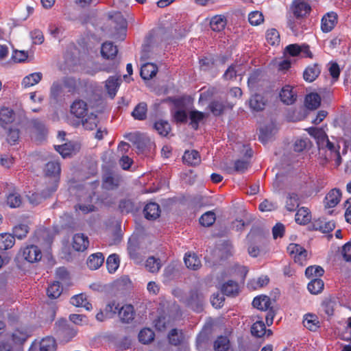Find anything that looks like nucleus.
Instances as JSON below:
<instances>
[{"label":"nucleus","mask_w":351,"mask_h":351,"mask_svg":"<svg viewBox=\"0 0 351 351\" xmlns=\"http://www.w3.org/2000/svg\"><path fill=\"white\" fill-rule=\"evenodd\" d=\"M311 136H313L317 142L319 154L325 153L323 163L330 160H335V165L338 167L341 163V158L339 153V145L330 142L327 134L322 128H310L308 130Z\"/></svg>","instance_id":"obj_1"},{"label":"nucleus","mask_w":351,"mask_h":351,"mask_svg":"<svg viewBox=\"0 0 351 351\" xmlns=\"http://www.w3.org/2000/svg\"><path fill=\"white\" fill-rule=\"evenodd\" d=\"M109 18L111 25H113L114 31L112 37L116 40H123L126 37L128 23L123 14L119 12H110Z\"/></svg>","instance_id":"obj_2"},{"label":"nucleus","mask_w":351,"mask_h":351,"mask_svg":"<svg viewBox=\"0 0 351 351\" xmlns=\"http://www.w3.org/2000/svg\"><path fill=\"white\" fill-rule=\"evenodd\" d=\"M247 239L250 241L248 246V254L252 257H257L260 253V249L255 245L254 243H263L265 240V231L261 227L253 226L247 236Z\"/></svg>","instance_id":"obj_3"},{"label":"nucleus","mask_w":351,"mask_h":351,"mask_svg":"<svg viewBox=\"0 0 351 351\" xmlns=\"http://www.w3.org/2000/svg\"><path fill=\"white\" fill-rule=\"evenodd\" d=\"M285 56L298 57L301 58H313V55L310 50V47L306 44H290L285 47L284 49Z\"/></svg>","instance_id":"obj_4"},{"label":"nucleus","mask_w":351,"mask_h":351,"mask_svg":"<svg viewBox=\"0 0 351 351\" xmlns=\"http://www.w3.org/2000/svg\"><path fill=\"white\" fill-rule=\"evenodd\" d=\"M55 330L58 337L66 342L69 341L77 333L76 330L64 319L56 322Z\"/></svg>","instance_id":"obj_5"},{"label":"nucleus","mask_w":351,"mask_h":351,"mask_svg":"<svg viewBox=\"0 0 351 351\" xmlns=\"http://www.w3.org/2000/svg\"><path fill=\"white\" fill-rule=\"evenodd\" d=\"M45 173L46 176L53 179V182L50 188L49 192L47 195L56 191L58 186V182L60 175V165L58 161H51L46 164L45 167Z\"/></svg>","instance_id":"obj_6"},{"label":"nucleus","mask_w":351,"mask_h":351,"mask_svg":"<svg viewBox=\"0 0 351 351\" xmlns=\"http://www.w3.org/2000/svg\"><path fill=\"white\" fill-rule=\"evenodd\" d=\"M298 224L308 226L309 230H319L323 233H328L335 228L334 221H296Z\"/></svg>","instance_id":"obj_7"},{"label":"nucleus","mask_w":351,"mask_h":351,"mask_svg":"<svg viewBox=\"0 0 351 351\" xmlns=\"http://www.w3.org/2000/svg\"><path fill=\"white\" fill-rule=\"evenodd\" d=\"M287 252L293 256L295 263L302 266L307 259V251L299 244L290 243L287 246Z\"/></svg>","instance_id":"obj_8"},{"label":"nucleus","mask_w":351,"mask_h":351,"mask_svg":"<svg viewBox=\"0 0 351 351\" xmlns=\"http://www.w3.org/2000/svg\"><path fill=\"white\" fill-rule=\"evenodd\" d=\"M291 10L297 19L306 16L311 10L309 0H293Z\"/></svg>","instance_id":"obj_9"},{"label":"nucleus","mask_w":351,"mask_h":351,"mask_svg":"<svg viewBox=\"0 0 351 351\" xmlns=\"http://www.w3.org/2000/svg\"><path fill=\"white\" fill-rule=\"evenodd\" d=\"M22 257L27 262L34 263L42 258L40 249L35 245H29L21 249Z\"/></svg>","instance_id":"obj_10"},{"label":"nucleus","mask_w":351,"mask_h":351,"mask_svg":"<svg viewBox=\"0 0 351 351\" xmlns=\"http://www.w3.org/2000/svg\"><path fill=\"white\" fill-rule=\"evenodd\" d=\"M204 295L197 289L191 290L189 296L186 300L187 305L194 311L200 312L202 311Z\"/></svg>","instance_id":"obj_11"},{"label":"nucleus","mask_w":351,"mask_h":351,"mask_svg":"<svg viewBox=\"0 0 351 351\" xmlns=\"http://www.w3.org/2000/svg\"><path fill=\"white\" fill-rule=\"evenodd\" d=\"M93 193H89L82 199L80 198L79 203L75 206V212L79 215H84L95 210V206L92 204Z\"/></svg>","instance_id":"obj_12"},{"label":"nucleus","mask_w":351,"mask_h":351,"mask_svg":"<svg viewBox=\"0 0 351 351\" xmlns=\"http://www.w3.org/2000/svg\"><path fill=\"white\" fill-rule=\"evenodd\" d=\"M341 191L340 189L335 188L331 189L325 196L324 204L326 209L335 208L341 201Z\"/></svg>","instance_id":"obj_13"},{"label":"nucleus","mask_w":351,"mask_h":351,"mask_svg":"<svg viewBox=\"0 0 351 351\" xmlns=\"http://www.w3.org/2000/svg\"><path fill=\"white\" fill-rule=\"evenodd\" d=\"M71 113L78 119L85 117L87 115V104L82 99L75 100L71 105Z\"/></svg>","instance_id":"obj_14"},{"label":"nucleus","mask_w":351,"mask_h":351,"mask_svg":"<svg viewBox=\"0 0 351 351\" xmlns=\"http://www.w3.org/2000/svg\"><path fill=\"white\" fill-rule=\"evenodd\" d=\"M118 316L121 322L125 324L131 323L135 316L134 306L132 304H124L121 306Z\"/></svg>","instance_id":"obj_15"},{"label":"nucleus","mask_w":351,"mask_h":351,"mask_svg":"<svg viewBox=\"0 0 351 351\" xmlns=\"http://www.w3.org/2000/svg\"><path fill=\"white\" fill-rule=\"evenodd\" d=\"M89 245V241L87 236L82 233H76L73 237V247L75 251L84 252Z\"/></svg>","instance_id":"obj_16"},{"label":"nucleus","mask_w":351,"mask_h":351,"mask_svg":"<svg viewBox=\"0 0 351 351\" xmlns=\"http://www.w3.org/2000/svg\"><path fill=\"white\" fill-rule=\"evenodd\" d=\"M337 22V15L335 12H329L322 19L321 28L324 32H330Z\"/></svg>","instance_id":"obj_17"},{"label":"nucleus","mask_w":351,"mask_h":351,"mask_svg":"<svg viewBox=\"0 0 351 351\" xmlns=\"http://www.w3.org/2000/svg\"><path fill=\"white\" fill-rule=\"evenodd\" d=\"M233 246L229 240L223 241L218 247L215 250L217 252L219 260H226L232 256Z\"/></svg>","instance_id":"obj_18"},{"label":"nucleus","mask_w":351,"mask_h":351,"mask_svg":"<svg viewBox=\"0 0 351 351\" xmlns=\"http://www.w3.org/2000/svg\"><path fill=\"white\" fill-rule=\"evenodd\" d=\"M245 71L241 64H232L225 71L223 77L226 80H233L237 76L243 75Z\"/></svg>","instance_id":"obj_19"},{"label":"nucleus","mask_w":351,"mask_h":351,"mask_svg":"<svg viewBox=\"0 0 351 351\" xmlns=\"http://www.w3.org/2000/svg\"><path fill=\"white\" fill-rule=\"evenodd\" d=\"M29 231V226L27 221H21L12 228V235L18 239H23L27 237Z\"/></svg>","instance_id":"obj_20"},{"label":"nucleus","mask_w":351,"mask_h":351,"mask_svg":"<svg viewBox=\"0 0 351 351\" xmlns=\"http://www.w3.org/2000/svg\"><path fill=\"white\" fill-rule=\"evenodd\" d=\"M280 97L284 104L290 105L296 100V94L293 92V87L287 85L282 87L280 93Z\"/></svg>","instance_id":"obj_21"},{"label":"nucleus","mask_w":351,"mask_h":351,"mask_svg":"<svg viewBox=\"0 0 351 351\" xmlns=\"http://www.w3.org/2000/svg\"><path fill=\"white\" fill-rule=\"evenodd\" d=\"M221 290L223 295L234 297L239 293V287L236 281L230 280L222 285Z\"/></svg>","instance_id":"obj_22"},{"label":"nucleus","mask_w":351,"mask_h":351,"mask_svg":"<svg viewBox=\"0 0 351 351\" xmlns=\"http://www.w3.org/2000/svg\"><path fill=\"white\" fill-rule=\"evenodd\" d=\"M252 305L260 311H267L271 306V299L267 295H260L254 298Z\"/></svg>","instance_id":"obj_23"},{"label":"nucleus","mask_w":351,"mask_h":351,"mask_svg":"<svg viewBox=\"0 0 351 351\" xmlns=\"http://www.w3.org/2000/svg\"><path fill=\"white\" fill-rule=\"evenodd\" d=\"M146 219H157L160 213V206L155 202H149L143 210Z\"/></svg>","instance_id":"obj_24"},{"label":"nucleus","mask_w":351,"mask_h":351,"mask_svg":"<svg viewBox=\"0 0 351 351\" xmlns=\"http://www.w3.org/2000/svg\"><path fill=\"white\" fill-rule=\"evenodd\" d=\"M321 72L320 66L317 64H313L306 68L304 71V80L308 82H313Z\"/></svg>","instance_id":"obj_25"},{"label":"nucleus","mask_w":351,"mask_h":351,"mask_svg":"<svg viewBox=\"0 0 351 351\" xmlns=\"http://www.w3.org/2000/svg\"><path fill=\"white\" fill-rule=\"evenodd\" d=\"M104 262V256L101 252H97L90 255L87 259V266L92 270L99 268Z\"/></svg>","instance_id":"obj_26"},{"label":"nucleus","mask_w":351,"mask_h":351,"mask_svg":"<svg viewBox=\"0 0 351 351\" xmlns=\"http://www.w3.org/2000/svg\"><path fill=\"white\" fill-rule=\"evenodd\" d=\"M184 261L186 267L190 269L197 270L202 266L201 261L195 253H186Z\"/></svg>","instance_id":"obj_27"},{"label":"nucleus","mask_w":351,"mask_h":351,"mask_svg":"<svg viewBox=\"0 0 351 351\" xmlns=\"http://www.w3.org/2000/svg\"><path fill=\"white\" fill-rule=\"evenodd\" d=\"M158 72V67L153 63H145L141 69V76L143 80H147L154 77Z\"/></svg>","instance_id":"obj_28"},{"label":"nucleus","mask_w":351,"mask_h":351,"mask_svg":"<svg viewBox=\"0 0 351 351\" xmlns=\"http://www.w3.org/2000/svg\"><path fill=\"white\" fill-rule=\"evenodd\" d=\"M80 120L83 127L89 130L96 128L99 122L97 115L93 112L88 113L85 117L81 118Z\"/></svg>","instance_id":"obj_29"},{"label":"nucleus","mask_w":351,"mask_h":351,"mask_svg":"<svg viewBox=\"0 0 351 351\" xmlns=\"http://www.w3.org/2000/svg\"><path fill=\"white\" fill-rule=\"evenodd\" d=\"M118 52L117 48L112 42L104 43L101 48V53L106 59H113Z\"/></svg>","instance_id":"obj_30"},{"label":"nucleus","mask_w":351,"mask_h":351,"mask_svg":"<svg viewBox=\"0 0 351 351\" xmlns=\"http://www.w3.org/2000/svg\"><path fill=\"white\" fill-rule=\"evenodd\" d=\"M14 120V111L6 107L0 109V125L5 128V125L11 123Z\"/></svg>","instance_id":"obj_31"},{"label":"nucleus","mask_w":351,"mask_h":351,"mask_svg":"<svg viewBox=\"0 0 351 351\" xmlns=\"http://www.w3.org/2000/svg\"><path fill=\"white\" fill-rule=\"evenodd\" d=\"M249 104L252 110L261 111L265 108L266 101L261 95L255 94L250 98Z\"/></svg>","instance_id":"obj_32"},{"label":"nucleus","mask_w":351,"mask_h":351,"mask_svg":"<svg viewBox=\"0 0 351 351\" xmlns=\"http://www.w3.org/2000/svg\"><path fill=\"white\" fill-rule=\"evenodd\" d=\"M182 158L185 163L191 166H196L201 161L200 156L196 150L186 151Z\"/></svg>","instance_id":"obj_33"},{"label":"nucleus","mask_w":351,"mask_h":351,"mask_svg":"<svg viewBox=\"0 0 351 351\" xmlns=\"http://www.w3.org/2000/svg\"><path fill=\"white\" fill-rule=\"evenodd\" d=\"M15 243V239L12 234H0V250L5 251L12 248Z\"/></svg>","instance_id":"obj_34"},{"label":"nucleus","mask_w":351,"mask_h":351,"mask_svg":"<svg viewBox=\"0 0 351 351\" xmlns=\"http://www.w3.org/2000/svg\"><path fill=\"white\" fill-rule=\"evenodd\" d=\"M106 230L115 239H121V223L120 221H108V223H106Z\"/></svg>","instance_id":"obj_35"},{"label":"nucleus","mask_w":351,"mask_h":351,"mask_svg":"<svg viewBox=\"0 0 351 351\" xmlns=\"http://www.w3.org/2000/svg\"><path fill=\"white\" fill-rule=\"evenodd\" d=\"M320 104L321 97L317 93H311L305 97V106L308 109L315 110L319 106Z\"/></svg>","instance_id":"obj_36"},{"label":"nucleus","mask_w":351,"mask_h":351,"mask_svg":"<svg viewBox=\"0 0 351 351\" xmlns=\"http://www.w3.org/2000/svg\"><path fill=\"white\" fill-rule=\"evenodd\" d=\"M210 25L213 31L221 32L226 25V19L223 15H216L211 19Z\"/></svg>","instance_id":"obj_37"},{"label":"nucleus","mask_w":351,"mask_h":351,"mask_svg":"<svg viewBox=\"0 0 351 351\" xmlns=\"http://www.w3.org/2000/svg\"><path fill=\"white\" fill-rule=\"evenodd\" d=\"M304 326L311 331H315L319 327L317 317L313 314H306L303 320Z\"/></svg>","instance_id":"obj_38"},{"label":"nucleus","mask_w":351,"mask_h":351,"mask_svg":"<svg viewBox=\"0 0 351 351\" xmlns=\"http://www.w3.org/2000/svg\"><path fill=\"white\" fill-rule=\"evenodd\" d=\"M55 149L62 158H65L75 153V146L73 143L69 142L62 145H56Z\"/></svg>","instance_id":"obj_39"},{"label":"nucleus","mask_w":351,"mask_h":351,"mask_svg":"<svg viewBox=\"0 0 351 351\" xmlns=\"http://www.w3.org/2000/svg\"><path fill=\"white\" fill-rule=\"evenodd\" d=\"M324 283L320 278H313L308 282L307 289L312 294L317 295L322 291L324 289Z\"/></svg>","instance_id":"obj_40"},{"label":"nucleus","mask_w":351,"mask_h":351,"mask_svg":"<svg viewBox=\"0 0 351 351\" xmlns=\"http://www.w3.org/2000/svg\"><path fill=\"white\" fill-rule=\"evenodd\" d=\"M62 293V287L59 281H54L47 289V295L51 299L58 298Z\"/></svg>","instance_id":"obj_41"},{"label":"nucleus","mask_w":351,"mask_h":351,"mask_svg":"<svg viewBox=\"0 0 351 351\" xmlns=\"http://www.w3.org/2000/svg\"><path fill=\"white\" fill-rule=\"evenodd\" d=\"M228 106L227 103L222 100H214L209 104V109L215 116L220 115Z\"/></svg>","instance_id":"obj_42"},{"label":"nucleus","mask_w":351,"mask_h":351,"mask_svg":"<svg viewBox=\"0 0 351 351\" xmlns=\"http://www.w3.org/2000/svg\"><path fill=\"white\" fill-rule=\"evenodd\" d=\"M121 307L120 304L116 300L110 301L104 308L106 316L108 317V318H111L118 315Z\"/></svg>","instance_id":"obj_43"},{"label":"nucleus","mask_w":351,"mask_h":351,"mask_svg":"<svg viewBox=\"0 0 351 351\" xmlns=\"http://www.w3.org/2000/svg\"><path fill=\"white\" fill-rule=\"evenodd\" d=\"M42 76L43 75L40 72L31 73L23 78L22 85L25 88L32 86L41 80Z\"/></svg>","instance_id":"obj_44"},{"label":"nucleus","mask_w":351,"mask_h":351,"mask_svg":"<svg viewBox=\"0 0 351 351\" xmlns=\"http://www.w3.org/2000/svg\"><path fill=\"white\" fill-rule=\"evenodd\" d=\"M147 107L145 102L139 103L132 112V117L137 120H144L147 117Z\"/></svg>","instance_id":"obj_45"},{"label":"nucleus","mask_w":351,"mask_h":351,"mask_svg":"<svg viewBox=\"0 0 351 351\" xmlns=\"http://www.w3.org/2000/svg\"><path fill=\"white\" fill-rule=\"evenodd\" d=\"M215 351H228L230 348L229 339L226 336H219L214 342Z\"/></svg>","instance_id":"obj_46"},{"label":"nucleus","mask_w":351,"mask_h":351,"mask_svg":"<svg viewBox=\"0 0 351 351\" xmlns=\"http://www.w3.org/2000/svg\"><path fill=\"white\" fill-rule=\"evenodd\" d=\"M251 333L256 337H263L266 333V326L263 321L254 322L251 327Z\"/></svg>","instance_id":"obj_47"},{"label":"nucleus","mask_w":351,"mask_h":351,"mask_svg":"<svg viewBox=\"0 0 351 351\" xmlns=\"http://www.w3.org/2000/svg\"><path fill=\"white\" fill-rule=\"evenodd\" d=\"M56 342L53 337H47L43 338L40 343V351H56Z\"/></svg>","instance_id":"obj_48"},{"label":"nucleus","mask_w":351,"mask_h":351,"mask_svg":"<svg viewBox=\"0 0 351 351\" xmlns=\"http://www.w3.org/2000/svg\"><path fill=\"white\" fill-rule=\"evenodd\" d=\"M119 86V79L114 77H110L106 82V88L109 95L113 98Z\"/></svg>","instance_id":"obj_49"},{"label":"nucleus","mask_w":351,"mask_h":351,"mask_svg":"<svg viewBox=\"0 0 351 351\" xmlns=\"http://www.w3.org/2000/svg\"><path fill=\"white\" fill-rule=\"evenodd\" d=\"M324 274V270L321 266L312 265L305 270V275L308 278H319Z\"/></svg>","instance_id":"obj_50"},{"label":"nucleus","mask_w":351,"mask_h":351,"mask_svg":"<svg viewBox=\"0 0 351 351\" xmlns=\"http://www.w3.org/2000/svg\"><path fill=\"white\" fill-rule=\"evenodd\" d=\"M155 337L154 331L149 328L142 329L138 333V340L143 344H147L152 342Z\"/></svg>","instance_id":"obj_51"},{"label":"nucleus","mask_w":351,"mask_h":351,"mask_svg":"<svg viewBox=\"0 0 351 351\" xmlns=\"http://www.w3.org/2000/svg\"><path fill=\"white\" fill-rule=\"evenodd\" d=\"M119 257L116 254H110L106 260V267L110 273H114L119 266Z\"/></svg>","instance_id":"obj_52"},{"label":"nucleus","mask_w":351,"mask_h":351,"mask_svg":"<svg viewBox=\"0 0 351 351\" xmlns=\"http://www.w3.org/2000/svg\"><path fill=\"white\" fill-rule=\"evenodd\" d=\"M204 113L198 110H192L189 114V118L191 120V125L194 130H197L199 123L204 119Z\"/></svg>","instance_id":"obj_53"},{"label":"nucleus","mask_w":351,"mask_h":351,"mask_svg":"<svg viewBox=\"0 0 351 351\" xmlns=\"http://www.w3.org/2000/svg\"><path fill=\"white\" fill-rule=\"evenodd\" d=\"M145 267L151 273H157L161 267L160 259L154 256L149 257L146 261Z\"/></svg>","instance_id":"obj_54"},{"label":"nucleus","mask_w":351,"mask_h":351,"mask_svg":"<svg viewBox=\"0 0 351 351\" xmlns=\"http://www.w3.org/2000/svg\"><path fill=\"white\" fill-rule=\"evenodd\" d=\"M154 128L161 136H166L170 132L171 128L168 121L159 120L154 123Z\"/></svg>","instance_id":"obj_55"},{"label":"nucleus","mask_w":351,"mask_h":351,"mask_svg":"<svg viewBox=\"0 0 351 351\" xmlns=\"http://www.w3.org/2000/svg\"><path fill=\"white\" fill-rule=\"evenodd\" d=\"M21 197L16 193H11L6 196V204L10 208H18L21 206Z\"/></svg>","instance_id":"obj_56"},{"label":"nucleus","mask_w":351,"mask_h":351,"mask_svg":"<svg viewBox=\"0 0 351 351\" xmlns=\"http://www.w3.org/2000/svg\"><path fill=\"white\" fill-rule=\"evenodd\" d=\"M63 88L64 86L61 80L53 82L50 90L51 97L55 99H58L62 94Z\"/></svg>","instance_id":"obj_57"},{"label":"nucleus","mask_w":351,"mask_h":351,"mask_svg":"<svg viewBox=\"0 0 351 351\" xmlns=\"http://www.w3.org/2000/svg\"><path fill=\"white\" fill-rule=\"evenodd\" d=\"M299 205V199L298 195L295 193L288 194L286 200V208L289 211H293Z\"/></svg>","instance_id":"obj_58"},{"label":"nucleus","mask_w":351,"mask_h":351,"mask_svg":"<svg viewBox=\"0 0 351 351\" xmlns=\"http://www.w3.org/2000/svg\"><path fill=\"white\" fill-rule=\"evenodd\" d=\"M138 247L132 242H129L128 246V251L130 258L133 260L135 263H139L142 258L139 253L138 252Z\"/></svg>","instance_id":"obj_59"},{"label":"nucleus","mask_w":351,"mask_h":351,"mask_svg":"<svg viewBox=\"0 0 351 351\" xmlns=\"http://www.w3.org/2000/svg\"><path fill=\"white\" fill-rule=\"evenodd\" d=\"M266 40L271 45H278L280 43V34L276 29H271L267 31Z\"/></svg>","instance_id":"obj_60"},{"label":"nucleus","mask_w":351,"mask_h":351,"mask_svg":"<svg viewBox=\"0 0 351 351\" xmlns=\"http://www.w3.org/2000/svg\"><path fill=\"white\" fill-rule=\"evenodd\" d=\"M12 337L15 343L23 344L27 339L28 335L26 331L16 329L12 333Z\"/></svg>","instance_id":"obj_61"},{"label":"nucleus","mask_w":351,"mask_h":351,"mask_svg":"<svg viewBox=\"0 0 351 351\" xmlns=\"http://www.w3.org/2000/svg\"><path fill=\"white\" fill-rule=\"evenodd\" d=\"M168 339L171 344L178 346L182 343L183 337L182 334H178L177 329L173 328L169 332Z\"/></svg>","instance_id":"obj_62"},{"label":"nucleus","mask_w":351,"mask_h":351,"mask_svg":"<svg viewBox=\"0 0 351 351\" xmlns=\"http://www.w3.org/2000/svg\"><path fill=\"white\" fill-rule=\"evenodd\" d=\"M263 15L259 11L251 12L248 15V21L252 25H258L263 22Z\"/></svg>","instance_id":"obj_63"},{"label":"nucleus","mask_w":351,"mask_h":351,"mask_svg":"<svg viewBox=\"0 0 351 351\" xmlns=\"http://www.w3.org/2000/svg\"><path fill=\"white\" fill-rule=\"evenodd\" d=\"M277 208V203L269 199H265L259 204V210L262 212H271L275 210Z\"/></svg>","instance_id":"obj_64"}]
</instances>
